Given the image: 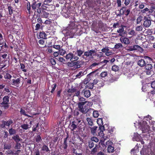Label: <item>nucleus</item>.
<instances>
[{
  "label": "nucleus",
  "instance_id": "nucleus-36",
  "mask_svg": "<svg viewBox=\"0 0 155 155\" xmlns=\"http://www.w3.org/2000/svg\"><path fill=\"white\" fill-rule=\"evenodd\" d=\"M97 144H95V146L94 148L91 152V154H94L95 153H96L97 151Z\"/></svg>",
  "mask_w": 155,
  "mask_h": 155
},
{
  "label": "nucleus",
  "instance_id": "nucleus-6",
  "mask_svg": "<svg viewBox=\"0 0 155 155\" xmlns=\"http://www.w3.org/2000/svg\"><path fill=\"white\" fill-rule=\"evenodd\" d=\"M86 103L85 102H79L78 104V110L83 114H85L88 111L87 108H84V106Z\"/></svg>",
  "mask_w": 155,
  "mask_h": 155
},
{
  "label": "nucleus",
  "instance_id": "nucleus-40",
  "mask_svg": "<svg viewBox=\"0 0 155 155\" xmlns=\"http://www.w3.org/2000/svg\"><path fill=\"white\" fill-rule=\"evenodd\" d=\"M97 122L99 125H101L103 124V119L102 118H98L97 120Z\"/></svg>",
  "mask_w": 155,
  "mask_h": 155
},
{
  "label": "nucleus",
  "instance_id": "nucleus-42",
  "mask_svg": "<svg viewBox=\"0 0 155 155\" xmlns=\"http://www.w3.org/2000/svg\"><path fill=\"white\" fill-rule=\"evenodd\" d=\"M123 47V45L122 44L120 43H118L115 45L114 48L115 49H118L120 48H122Z\"/></svg>",
  "mask_w": 155,
  "mask_h": 155
},
{
  "label": "nucleus",
  "instance_id": "nucleus-30",
  "mask_svg": "<svg viewBox=\"0 0 155 155\" xmlns=\"http://www.w3.org/2000/svg\"><path fill=\"white\" fill-rule=\"evenodd\" d=\"M119 68L118 66L114 65H113L111 68V70L115 72L119 70Z\"/></svg>",
  "mask_w": 155,
  "mask_h": 155
},
{
  "label": "nucleus",
  "instance_id": "nucleus-18",
  "mask_svg": "<svg viewBox=\"0 0 155 155\" xmlns=\"http://www.w3.org/2000/svg\"><path fill=\"white\" fill-rule=\"evenodd\" d=\"M89 128H90L91 133L94 136L97 135L96 133L97 128V126H94L93 127H89Z\"/></svg>",
  "mask_w": 155,
  "mask_h": 155
},
{
  "label": "nucleus",
  "instance_id": "nucleus-2",
  "mask_svg": "<svg viewBox=\"0 0 155 155\" xmlns=\"http://www.w3.org/2000/svg\"><path fill=\"white\" fill-rule=\"evenodd\" d=\"M149 119H147V121H143L142 123H140V127L141 130L143 133L147 132L149 130V125L152 124V121L151 120L152 117L148 115L147 117Z\"/></svg>",
  "mask_w": 155,
  "mask_h": 155
},
{
  "label": "nucleus",
  "instance_id": "nucleus-27",
  "mask_svg": "<svg viewBox=\"0 0 155 155\" xmlns=\"http://www.w3.org/2000/svg\"><path fill=\"white\" fill-rule=\"evenodd\" d=\"M9 134L10 135H12L16 133V130L12 128H10L8 130Z\"/></svg>",
  "mask_w": 155,
  "mask_h": 155
},
{
  "label": "nucleus",
  "instance_id": "nucleus-33",
  "mask_svg": "<svg viewBox=\"0 0 155 155\" xmlns=\"http://www.w3.org/2000/svg\"><path fill=\"white\" fill-rule=\"evenodd\" d=\"M21 144L19 142H17L16 143L14 148L15 149L18 150L21 148Z\"/></svg>",
  "mask_w": 155,
  "mask_h": 155
},
{
  "label": "nucleus",
  "instance_id": "nucleus-25",
  "mask_svg": "<svg viewBox=\"0 0 155 155\" xmlns=\"http://www.w3.org/2000/svg\"><path fill=\"white\" fill-rule=\"evenodd\" d=\"M120 40L122 43L126 45L130 43L129 39L127 38H124L122 39H120Z\"/></svg>",
  "mask_w": 155,
  "mask_h": 155
},
{
  "label": "nucleus",
  "instance_id": "nucleus-10",
  "mask_svg": "<svg viewBox=\"0 0 155 155\" xmlns=\"http://www.w3.org/2000/svg\"><path fill=\"white\" fill-rule=\"evenodd\" d=\"M129 50L130 51L137 50L141 52L143 51V49L140 46L137 45H134L133 46L129 47Z\"/></svg>",
  "mask_w": 155,
  "mask_h": 155
},
{
  "label": "nucleus",
  "instance_id": "nucleus-56",
  "mask_svg": "<svg viewBox=\"0 0 155 155\" xmlns=\"http://www.w3.org/2000/svg\"><path fill=\"white\" fill-rule=\"evenodd\" d=\"M14 152L11 149L9 150H8V151H7L5 153L8 155L10 154L11 155H13Z\"/></svg>",
  "mask_w": 155,
  "mask_h": 155
},
{
  "label": "nucleus",
  "instance_id": "nucleus-5",
  "mask_svg": "<svg viewBox=\"0 0 155 155\" xmlns=\"http://www.w3.org/2000/svg\"><path fill=\"white\" fill-rule=\"evenodd\" d=\"M126 7L125 6L121 7L120 10V13L117 15L121 16L122 15H125L126 16H128L130 14V10L129 8L126 9Z\"/></svg>",
  "mask_w": 155,
  "mask_h": 155
},
{
  "label": "nucleus",
  "instance_id": "nucleus-14",
  "mask_svg": "<svg viewBox=\"0 0 155 155\" xmlns=\"http://www.w3.org/2000/svg\"><path fill=\"white\" fill-rule=\"evenodd\" d=\"M144 19L145 21H144L143 25L144 27H149L151 25V20L148 19L147 18H146V17H145Z\"/></svg>",
  "mask_w": 155,
  "mask_h": 155
},
{
  "label": "nucleus",
  "instance_id": "nucleus-35",
  "mask_svg": "<svg viewBox=\"0 0 155 155\" xmlns=\"http://www.w3.org/2000/svg\"><path fill=\"white\" fill-rule=\"evenodd\" d=\"M59 54L62 56H63L66 53V51L63 50L62 48H61L58 50Z\"/></svg>",
  "mask_w": 155,
  "mask_h": 155
},
{
  "label": "nucleus",
  "instance_id": "nucleus-12",
  "mask_svg": "<svg viewBox=\"0 0 155 155\" xmlns=\"http://www.w3.org/2000/svg\"><path fill=\"white\" fill-rule=\"evenodd\" d=\"M94 84H97L98 85V87L100 88L103 86L104 85V84L103 82H101V81H98L97 79H95L93 81Z\"/></svg>",
  "mask_w": 155,
  "mask_h": 155
},
{
  "label": "nucleus",
  "instance_id": "nucleus-3",
  "mask_svg": "<svg viewBox=\"0 0 155 155\" xmlns=\"http://www.w3.org/2000/svg\"><path fill=\"white\" fill-rule=\"evenodd\" d=\"M41 3L38 2V0H34L31 5L32 9L34 11V15H36V14L37 13L38 14L36 15L37 17H39L40 16V14L41 13Z\"/></svg>",
  "mask_w": 155,
  "mask_h": 155
},
{
  "label": "nucleus",
  "instance_id": "nucleus-51",
  "mask_svg": "<svg viewBox=\"0 0 155 155\" xmlns=\"http://www.w3.org/2000/svg\"><path fill=\"white\" fill-rule=\"evenodd\" d=\"M34 155H41L40 151L38 149H35L34 152Z\"/></svg>",
  "mask_w": 155,
  "mask_h": 155
},
{
  "label": "nucleus",
  "instance_id": "nucleus-59",
  "mask_svg": "<svg viewBox=\"0 0 155 155\" xmlns=\"http://www.w3.org/2000/svg\"><path fill=\"white\" fill-rule=\"evenodd\" d=\"M41 140V138L40 135L37 136L36 138V141L37 143H39Z\"/></svg>",
  "mask_w": 155,
  "mask_h": 155
},
{
  "label": "nucleus",
  "instance_id": "nucleus-39",
  "mask_svg": "<svg viewBox=\"0 0 155 155\" xmlns=\"http://www.w3.org/2000/svg\"><path fill=\"white\" fill-rule=\"evenodd\" d=\"M143 17L142 15H140L137 19V24H139L143 19Z\"/></svg>",
  "mask_w": 155,
  "mask_h": 155
},
{
  "label": "nucleus",
  "instance_id": "nucleus-44",
  "mask_svg": "<svg viewBox=\"0 0 155 155\" xmlns=\"http://www.w3.org/2000/svg\"><path fill=\"white\" fill-rule=\"evenodd\" d=\"M91 140L93 142H94L96 143H97L99 141L98 138L95 137H91Z\"/></svg>",
  "mask_w": 155,
  "mask_h": 155
},
{
  "label": "nucleus",
  "instance_id": "nucleus-41",
  "mask_svg": "<svg viewBox=\"0 0 155 155\" xmlns=\"http://www.w3.org/2000/svg\"><path fill=\"white\" fill-rule=\"evenodd\" d=\"M20 68L22 70V71L24 72H26L27 70L25 69V66L24 64L22 63H20Z\"/></svg>",
  "mask_w": 155,
  "mask_h": 155
},
{
  "label": "nucleus",
  "instance_id": "nucleus-43",
  "mask_svg": "<svg viewBox=\"0 0 155 155\" xmlns=\"http://www.w3.org/2000/svg\"><path fill=\"white\" fill-rule=\"evenodd\" d=\"M12 77V76L11 75L8 73H6L4 76V77L5 79H7L9 80H10Z\"/></svg>",
  "mask_w": 155,
  "mask_h": 155
},
{
  "label": "nucleus",
  "instance_id": "nucleus-13",
  "mask_svg": "<svg viewBox=\"0 0 155 155\" xmlns=\"http://www.w3.org/2000/svg\"><path fill=\"white\" fill-rule=\"evenodd\" d=\"M40 15H41V17L44 18L48 19L49 18H50L51 16V15H49L50 14L49 13L46 12L45 11H42V12H41Z\"/></svg>",
  "mask_w": 155,
  "mask_h": 155
},
{
  "label": "nucleus",
  "instance_id": "nucleus-19",
  "mask_svg": "<svg viewBox=\"0 0 155 155\" xmlns=\"http://www.w3.org/2000/svg\"><path fill=\"white\" fill-rule=\"evenodd\" d=\"M37 38L38 39L42 38L43 39H47V35L44 31L40 32L38 36H37Z\"/></svg>",
  "mask_w": 155,
  "mask_h": 155
},
{
  "label": "nucleus",
  "instance_id": "nucleus-54",
  "mask_svg": "<svg viewBox=\"0 0 155 155\" xmlns=\"http://www.w3.org/2000/svg\"><path fill=\"white\" fill-rule=\"evenodd\" d=\"M76 91L77 90L76 89L72 87L71 89H69L68 90V93H74L75 92H76Z\"/></svg>",
  "mask_w": 155,
  "mask_h": 155
},
{
  "label": "nucleus",
  "instance_id": "nucleus-11",
  "mask_svg": "<svg viewBox=\"0 0 155 155\" xmlns=\"http://www.w3.org/2000/svg\"><path fill=\"white\" fill-rule=\"evenodd\" d=\"M80 122V121H78V123L75 122V121H72L71 124L70 125V128L71 131H73L74 132H75L74 130L77 128L78 124Z\"/></svg>",
  "mask_w": 155,
  "mask_h": 155
},
{
  "label": "nucleus",
  "instance_id": "nucleus-17",
  "mask_svg": "<svg viewBox=\"0 0 155 155\" xmlns=\"http://www.w3.org/2000/svg\"><path fill=\"white\" fill-rule=\"evenodd\" d=\"M137 64L141 67L145 66L146 64L145 61L143 59L139 60L137 61Z\"/></svg>",
  "mask_w": 155,
  "mask_h": 155
},
{
  "label": "nucleus",
  "instance_id": "nucleus-48",
  "mask_svg": "<svg viewBox=\"0 0 155 155\" xmlns=\"http://www.w3.org/2000/svg\"><path fill=\"white\" fill-rule=\"evenodd\" d=\"M94 86V83H89L87 85V87L89 89H93Z\"/></svg>",
  "mask_w": 155,
  "mask_h": 155
},
{
  "label": "nucleus",
  "instance_id": "nucleus-60",
  "mask_svg": "<svg viewBox=\"0 0 155 155\" xmlns=\"http://www.w3.org/2000/svg\"><path fill=\"white\" fill-rule=\"evenodd\" d=\"M141 3V2L140 0H136L134 2V6L137 7L138 5H139Z\"/></svg>",
  "mask_w": 155,
  "mask_h": 155
},
{
  "label": "nucleus",
  "instance_id": "nucleus-61",
  "mask_svg": "<svg viewBox=\"0 0 155 155\" xmlns=\"http://www.w3.org/2000/svg\"><path fill=\"white\" fill-rule=\"evenodd\" d=\"M101 51L103 52L106 53L107 51H109V49L108 48V47H106L104 48H103Z\"/></svg>",
  "mask_w": 155,
  "mask_h": 155
},
{
  "label": "nucleus",
  "instance_id": "nucleus-64",
  "mask_svg": "<svg viewBox=\"0 0 155 155\" xmlns=\"http://www.w3.org/2000/svg\"><path fill=\"white\" fill-rule=\"evenodd\" d=\"M151 86L152 88L155 89V81H154L151 83Z\"/></svg>",
  "mask_w": 155,
  "mask_h": 155
},
{
  "label": "nucleus",
  "instance_id": "nucleus-49",
  "mask_svg": "<svg viewBox=\"0 0 155 155\" xmlns=\"http://www.w3.org/2000/svg\"><path fill=\"white\" fill-rule=\"evenodd\" d=\"M120 24L119 22H117L116 23H114L113 25V27L114 28H118L120 26Z\"/></svg>",
  "mask_w": 155,
  "mask_h": 155
},
{
  "label": "nucleus",
  "instance_id": "nucleus-31",
  "mask_svg": "<svg viewBox=\"0 0 155 155\" xmlns=\"http://www.w3.org/2000/svg\"><path fill=\"white\" fill-rule=\"evenodd\" d=\"M54 20L52 19H50L49 18L48 19L46 20L44 22V24L47 25H50L52 23V21H53Z\"/></svg>",
  "mask_w": 155,
  "mask_h": 155
},
{
  "label": "nucleus",
  "instance_id": "nucleus-20",
  "mask_svg": "<svg viewBox=\"0 0 155 155\" xmlns=\"http://www.w3.org/2000/svg\"><path fill=\"white\" fill-rule=\"evenodd\" d=\"M12 84L17 86L20 83L21 79L20 78H18L17 79H13L12 80Z\"/></svg>",
  "mask_w": 155,
  "mask_h": 155
},
{
  "label": "nucleus",
  "instance_id": "nucleus-58",
  "mask_svg": "<svg viewBox=\"0 0 155 155\" xmlns=\"http://www.w3.org/2000/svg\"><path fill=\"white\" fill-rule=\"evenodd\" d=\"M93 116L95 118H97L99 116V114L97 111L95 110L94 111L93 113Z\"/></svg>",
  "mask_w": 155,
  "mask_h": 155
},
{
  "label": "nucleus",
  "instance_id": "nucleus-7",
  "mask_svg": "<svg viewBox=\"0 0 155 155\" xmlns=\"http://www.w3.org/2000/svg\"><path fill=\"white\" fill-rule=\"evenodd\" d=\"M146 62V64L145 65L144 72L147 75H150L153 71V66L151 64Z\"/></svg>",
  "mask_w": 155,
  "mask_h": 155
},
{
  "label": "nucleus",
  "instance_id": "nucleus-24",
  "mask_svg": "<svg viewBox=\"0 0 155 155\" xmlns=\"http://www.w3.org/2000/svg\"><path fill=\"white\" fill-rule=\"evenodd\" d=\"M20 127L24 130H27L31 127V126L27 124H23L21 125Z\"/></svg>",
  "mask_w": 155,
  "mask_h": 155
},
{
  "label": "nucleus",
  "instance_id": "nucleus-34",
  "mask_svg": "<svg viewBox=\"0 0 155 155\" xmlns=\"http://www.w3.org/2000/svg\"><path fill=\"white\" fill-rule=\"evenodd\" d=\"M140 135L136 134L134 135L133 137V139L136 141H139L140 140Z\"/></svg>",
  "mask_w": 155,
  "mask_h": 155
},
{
  "label": "nucleus",
  "instance_id": "nucleus-55",
  "mask_svg": "<svg viewBox=\"0 0 155 155\" xmlns=\"http://www.w3.org/2000/svg\"><path fill=\"white\" fill-rule=\"evenodd\" d=\"M75 22L74 21H72L70 23V24L69 25V27L71 28V29H74V28H75Z\"/></svg>",
  "mask_w": 155,
  "mask_h": 155
},
{
  "label": "nucleus",
  "instance_id": "nucleus-8",
  "mask_svg": "<svg viewBox=\"0 0 155 155\" xmlns=\"http://www.w3.org/2000/svg\"><path fill=\"white\" fill-rule=\"evenodd\" d=\"M65 58L67 60H69L71 61H75L79 59V58L75 55L71 53H68L65 56Z\"/></svg>",
  "mask_w": 155,
  "mask_h": 155
},
{
  "label": "nucleus",
  "instance_id": "nucleus-62",
  "mask_svg": "<svg viewBox=\"0 0 155 155\" xmlns=\"http://www.w3.org/2000/svg\"><path fill=\"white\" fill-rule=\"evenodd\" d=\"M63 146L64 149L65 150H66L68 147V143L67 142L64 141V142L63 144Z\"/></svg>",
  "mask_w": 155,
  "mask_h": 155
},
{
  "label": "nucleus",
  "instance_id": "nucleus-9",
  "mask_svg": "<svg viewBox=\"0 0 155 155\" xmlns=\"http://www.w3.org/2000/svg\"><path fill=\"white\" fill-rule=\"evenodd\" d=\"M1 122L2 124H0V127L2 128H5L6 126L9 127L13 123V120L11 119H9L7 121L2 120Z\"/></svg>",
  "mask_w": 155,
  "mask_h": 155
},
{
  "label": "nucleus",
  "instance_id": "nucleus-26",
  "mask_svg": "<svg viewBox=\"0 0 155 155\" xmlns=\"http://www.w3.org/2000/svg\"><path fill=\"white\" fill-rule=\"evenodd\" d=\"M12 148V145L10 143H5L3 149L4 150H9Z\"/></svg>",
  "mask_w": 155,
  "mask_h": 155
},
{
  "label": "nucleus",
  "instance_id": "nucleus-53",
  "mask_svg": "<svg viewBox=\"0 0 155 155\" xmlns=\"http://www.w3.org/2000/svg\"><path fill=\"white\" fill-rule=\"evenodd\" d=\"M9 11V13L10 15H12L13 13V8L11 6H9L8 7Z\"/></svg>",
  "mask_w": 155,
  "mask_h": 155
},
{
  "label": "nucleus",
  "instance_id": "nucleus-63",
  "mask_svg": "<svg viewBox=\"0 0 155 155\" xmlns=\"http://www.w3.org/2000/svg\"><path fill=\"white\" fill-rule=\"evenodd\" d=\"M145 4V3L141 2L139 5V8L141 9H143L144 7Z\"/></svg>",
  "mask_w": 155,
  "mask_h": 155
},
{
  "label": "nucleus",
  "instance_id": "nucleus-4",
  "mask_svg": "<svg viewBox=\"0 0 155 155\" xmlns=\"http://www.w3.org/2000/svg\"><path fill=\"white\" fill-rule=\"evenodd\" d=\"M3 101L2 102V107L4 109H7L9 107V97L8 96H5L2 98Z\"/></svg>",
  "mask_w": 155,
  "mask_h": 155
},
{
  "label": "nucleus",
  "instance_id": "nucleus-23",
  "mask_svg": "<svg viewBox=\"0 0 155 155\" xmlns=\"http://www.w3.org/2000/svg\"><path fill=\"white\" fill-rule=\"evenodd\" d=\"M86 120L87 122L89 127L92 126L94 125V123L92 119L90 117H87L86 119Z\"/></svg>",
  "mask_w": 155,
  "mask_h": 155
},
{
  "label": "nucleus",
  "instance_id": "nucleus-45",
  "mask_svg": "<svg viewBox=\"0 0 155 155\" xmlns=\"http://www.w3.org/2000/svg\"><path fill=\"white\" fill-rule=\"evenodd\" d=\"M107 75V71L102 72L100 76L102 78H105Z\"/></svg>",
  "mask_w": 155,
  "mask_h": 155
},
{
  "label": "nucleus",
  "instance_id": "nucleus-38",
  "mask_svg": "<svg viewBox=\"0 0 155 155\" xmlns=\"http://www.w3.org/2000/svg\"><path fill=\"white\" fill-rule=\"evenodd\" d=\"M95 144H97L94 143V142L90 140L88 142V146L90 149H91L93 148L94 147V145H95Z\"/></svg>",
  "mask_w": 155,
  "mask_h": 155
},
{
  "label": "nucleus",
  "instance_id": "nucleus-47",
  "mask_svg": "<svg viewBox=\"0 0 155 155\" xmlns=\"http://www.w3.org/2000/svg\"><path fill=\"white\" fill-rule=\"evenodd\" d=\"M143 28L141 25L138 26L136 27L135 30L138 31H142Z\"/></svg>",
  "mask_w": 155,
  "mask_h": 155
},
{
  "label": "nucleus",
  "instance_id": "nucleus-50",
  "mask_svg": "<svg viewBox=\"0 0 155 155\" xmlns=\"http://www.w3.org/2000/svg\"><path fill=\"white\" fill-rule=\"evenodd\" d=\"M58 60L60 62L63 64H65V63L66 62V60L64 58L61 57H59L58 58Z\"/></svg>",
  "mask_w": 155,
  "mask_h": 155
},
{
  "label": "nucleus",
  "instance_id": "nucleus-15",
  "mask_svg": "<svg viewBox=\"0 0 155 155\" xmlns=\"http://www.w3.org/2000/svg\"><path fill=\"white\" fill-rule=\"evenodd\" d=\"M96 51L95 50H90L88 51H86L84 53V55L86 56L87 57L91 56L92 54L94 53H95Z\"/></svg>",
  "mask_w": 155,
  "mask_h": 155
},
{
  "label": "nucleus",
  "instance_id": "nucleus-32",
  "mask_svg": "<svg viewBox=\"0 0 155 155\" xmlns=\"http://www.w3.org/2000/svg\"><path fill=\"white\" fill-rule=\"evenodd\" d=\"M31 5H30V2H28L27 3V8L28 11V13L29 14H31Z\"/></svg>",
  "mask_w": 155,
  "mask_h": 155
},
{
  "label": "nucleus",
  "instance_id": "nucleus-28",
  "mask_svg": "<svg viewBox=\"0 0 155 155\" xmlns=\"http://www.w3.org/2000/svg\"><path fill=\"white\" fill-rule=\"evenodd\" d=\"M42 150V151H45L46 152H50V150H49L48 147L45 145H43Z\"/></svg>",
  "mask_w": 155,
  "mask_h": 155
},
{
  "label": "nucleus",
  "instance_id": "nucleus-37",
  "mask_svg": "<svg viewBox=\"0 0 155 155\" xmlns=\"http://www.w3.org/2000/svg\"><path fill=\"white\" fill-rule=\"evenodd\" d=\"M84 51H83L81 49L78 50V49H77L76 53L78 56L81 57L82 54L84 52Z\"/></svg>",
  "mask_w": 155,
  "mask_h": 155
},
{
  "label": "nucleus",
  "instance_id": "nucleus-22",
  "mask_svg": "<svg viewBox=\"0 0 155 155\" xmlns=\"http://www.w3.org/2000/svg\"><path fill=\"white\" fill-rule=\"evenodd\" d=\"M82 93H84V96L86 97H89L91 96V92L89 90L83 89Z\"/></svg>",
  "mask_w": 155,
  "mask_h": 155
},
{
  "label": "nucleus",
  "instance_id": "nucleus-52",
  "mask_svg": "<svg viewBox=\"0 0 155 155\" xmlns=\"http://www.w3.org/2000/svg\"><path fill=\"white\" fill-rule=\"evenodd\" d=\"M20 112L21 114L23 115L26 116H28V115L25 113V110L22 109V108H21Z\"/></svg>",
  "mask_w": 155,
  "mask_h": 155
},
{
  "label": "nucleus",
  "instance_id": "nucleus-16",
  "mask_svg": "<svg viewBox=\"0 0 155 155\" xmlns=\"http://www.w3.org/2000/svg\"><path fill=\"white\" fill-rule=\"evenodd\" d=\"M119 27L120 28L117 30V32L119 33V35L121 36L123 33L124 31V28H126V26L122 25H121Z\"/></svg>",
  "mask_w": 155,
  "mask_h": 155
},
{
  "label": "nucleus",
  "instance_id": "nucleus-21",
  "mask_svg": "<svg viewBox=\"0 0 155 155\" xmlns=\"http://www.w3.org/2000/svg\"><path fill=\"white\" fill-rule=\"evenodd\" d=\"M12 139L15 141V143L21 141L22 139L20 138L18 134H16L12 137Z\"/></svg>",
  "mask_w": 155,
  "mask_h": 155
},
{
  "label": "nucleus",
  "instance_id": "nucleus-57",
  "mask_svg": "<svg viewBox=\"0 0 155 155\" xmlns=\"http://www.w3.org/2000/svg\"><path fill=\"white\" fill-rule=\"evenodd\" d=\"M99 64V63H97L96 62H94L89 67V69H92L94 67L98 65Z\"/></svg>",
  "mask_w": 155,
  "mask_h": 155
},
{
  "label": "nucleus",
  "instance_id": "nucleus-1",
  "mask_svg": "<svg viewBox=\"0 0 155 155\" xmlns=\"http://www.w3.org/2000/svg\"><path fill=\"white\" fill-rule=\"evenodd\" d=\"M101 3V1L100 0L95 1L90 0L88 1L87 2L88 6L93 8L99 14H102L103 12H105L107 11V9L105 8H102V10H100V6Z\"/></svg>",
  "mask_w": 155,
  "mask_h": 155
},
{
  "label": "nucleus",
  "instance_id": "nucleus-29",
  "mask_svg": "<svg viewBox=\"0 0 155 155\" xmlns=\"http://www.w3.org/2000/svg\"><path fill=\"white\" fill-rule=\"evenodd\" d=\"M114 151V147L109 145L107 147V151L109 153H113Z\"/></svg>",
  "mask_w": 155,
  "mask_h": 155
},
{
  "label": "nucleus",
  "instance_id": "nucleus-46",
  "mask_svg": "<svg viewBox=\"0 0 155 155\" xmlns=\"http://www.w3.org/2000/svg\"><path fill=\"white\" fill-rule=\"evenodd\" d=\"M73 153L75 154V155H82V152L77 153L76 151V150L74 148V147L72 148L71 149Z\"/></svg>",
  "mask_w": 155,
  "mask_h": 155
}]
</instances>
